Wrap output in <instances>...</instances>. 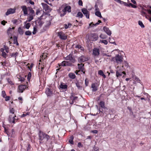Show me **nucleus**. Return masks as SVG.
<instances>
[{
  "mask_svg": "<svg viewBox=\"0 0 151 151\" xmlns=\"http://www.w3.org/2000/svg\"><path fill=\"white\" fill-rule=\"evenodd\" d=\"M60 66H74L71 62L69 61H63L59 65Z\"/></svg>",
  "mask_w": 151,
  "mask_h": 151,
  "instance_id": "obj_6",
  "label": "nucleus"
},
{
  "mask_svg": "<svg viewBox=\"0 0 151 151\" xmlns=\"http://www.w3.org/2000/svg\"><path fill=\"white\" fill-rule=\"evenodd\" d=\"M78 146L79 148H81L83 147V145L81 142H79L78 144Z\"/></svg>",
  "mask_w": 151,
  "mask_h": 151,
  "instance_id": "obj_51",
  "label": "nucleus"
},
{
  "mask_svg": "<svg viewBox=\"0 0 151 151\" xmlns=\"http://www.w3.org/2000/svg\"><path fill=\"white\" fill-rule=\"evenodd\" d=\"M138 24L142 28L145 27V26L142 22L140 21H139L138 22Z\"/></svg>",
  "mask_w": 151,
  "mask_h": 151,
  "instance_id": "obj_35",
  "label": "nucleus"
},
{
  "mask_svg": "<svg viewBox=\"0 0 151 151\" xmlns=\"http://www.w3.org/2000/svg\"><path fill=\"white\" fill-rule=\"evenodd\" d=\"M100 54L99 50L97 48H94L93 50V54L95 56H98Z\"/></svg>",
  "mask_w": 151,
  "mask_h": 151,
  "instance_id": "obj_15",
  "label": "nucleus"
},
{
  "mask_svg": "<svg viewBox=\"0 0 151 151\" xmlns=\"http://www.w3.org/2000/svg\"><path fill=\"white\" fill-rule=\"evenodd\" d=\"M16 10V9L15 8L9 9L6 13V15L8 16L10 14H13L15 12Z\"/></svg>",
  "mask_w": 151,
  "mask_h": 151,
  "instance_id": "obj_10",
  "label": "nucleus"
},
{
  "mask_svg": "<svg viewBox=\"0 0 151 151\" xmlns=\"http://www.w3.org/2000/svg\"><path fill=\"white\" fill-rule=\"evenodd\" d=\"M30 24L29 23H27L26 24L25 28L27 29H28L30 26Z\"/></svg>",
  "mask_w": 151,
  "mask_h": 151,
  "instance_id": "obj_41",
  "label": "nucleus"
},
{
  "mask_svg": "<svg viewBox=\"0 0 151 151\" xmlns=\"http://www.w3.org/2000/svg\"><path fill=\"white\" fill-rule=\"evenodd\" d=\"M4 50H5L6 52L7 53H8L9 52V48L7 46L4 45Z\"/></svg>",
  "mask_w": 151,
  "mask_h": 151,
  "instance_id": "obj_38",
  "label": "nucleus"
},
{
  "mask_svg": "<svg viewBox=\"0 0 151 151\" xmlns=\"http://www.w3.org/2000/svg\"><path fill=\"white\" fill-rule=\"evenodd\" d=\"M97 84V83H93L91 84V87L92 88L93 91H96L98 90Z\"/></svg>",
  "mask_w": 151,
  "mask_h": 151,
  "instance_id": "obj_18",
  "label": "nucleus"
},
{
  "mask_svg": "<svg viewBox=\"0 0 151 151\" xmlns=\"http://www.w3.org/2000/svg\"><path fill=\"white\" fill-rule=\"evenodd\" d=\"M123 68V66L122 65V67L119 66H118L116 67V70H118V71H120L121 70H123L122 69Z\"/></svg>",
  "mask_w": 151,
  "mask_h": 151,
  "instance_id": "obj_32",
  "label": "nucleus"
},
{
  "mask_svg": "<svg viewBox=\"0 0 151 151\" xmlns=\"http://www.w3.org/2000/svg\"><path fill=\"white\" fill-rule=\"evenodd\" d=\"M85 83L86 84V86H88V80L87 79H86L85 80Z\"/></svg>",
  "mask_w": 151,
  "mask_h": 151,
  "instance_id": "obj_55",
  "label": "nucleus"
},
{
  "mask_svg": "<svg viewBox=\"0 0 151 151\" xmlns=\"http://www.w3.org/2000/svg\"><path fill=\"white\" fill-rule=\"evenodd\" d=\"M14 110L13 108H11L10 110V112L11 114H14Z\"/></svg>",
  "mask_w": 151,
  "mask_h": 151,
  "instance_id": "obj_47",
  "label": "nucleus"
},
{
  "mask_svg": "<svg viewBox=\"0 0 151 151\" xmlns=\"http://www.w3.org/2000/svg\"><path fill=\"white\" fill-rule=\"evenodd\" d=\"M121 4H123L124 6H127L128 5H127V3L124 2L123 1H122L121 3Z\"/></svg>",
  "mask_w": 151,
  "mask_h": 151,
  "instance_id": "obj_56",
  "label": "nucleus"
},
{
  "mask_svg": "<svg viewBox=\"0 0 151 151\" xmlns=\"http://www.w3.org/2000/svg\"><path fill=\"white\" fill-rule=\"evenodd\" d=\"M134 80L135 81H137L138 82H139L140 81V80L139 78L137 77H135L134 78Z\"/></svg>",
  "mask_w": 151,
  "mask_h": 151,
  "instance_id": "obj_59",
  "label": "nucleus"
},
{
  "mask_svg": "<svg viewBox=\"0 0 151 151\" xmlns=\"http://www.w3.org/2000/svg\"><path fill=\"white\" fill-rule=\"evenodd\" d=\"M98 35L96 33L91 34L90 36V40L92 41H96L98 39Z\"/></svg>",
  "mask_w": 151,
  "mask_h": 151,
  "instance_id": "obj_12",
  "label": "nucleus"
},
{
  "mask_svg": "<svg viewBox=\"0 0 151 151\" xmlns=\"http://www.w3.org/2000/svg\"><path fill=\"white\" fill-rule=\"evenodd\" d=\"M33 19V16L32 15L30 14L29 17L28 18V21L29 22H30Z\"/></svg>",
  "mask_w": 151,
  "mask_h": 151,
  "instance_id": "obj_39",
  "label": "nucleus"
},
{
  "mask_svg": "<svg viewBox=\"0 0 151 151\" xmlns=\"http://www.w3.org/2000/svg\"><path fill=\"white\" fill-rule=\"evenodd\" d=\"M104 31L109 35H111V32L109 30V28L104 27L103 28Z\"/></svg>",
  "mask_w": 151,
  "mask_h": 151,
  "instance_id": "obj_19",
  "label": "nucleus"
},
{
  "mask_svg": "<svg viewBox=\"0 0 151 151\" xmlns=\"http://www.w3.org/2000/svg\"><path fill=\"white\" fill-rule=\"evenodd\" d=\"M77 96H73V93H71V96H70V103L71 104H73L76 102V100L78 99Z\"/></svg>",
  "mask_w": 151,
  "mask_h": 151,
  "instance_id": "obj_8",
  "label": "nucleus"
},
{
  "mask_svg": "<svg viewBox=\"0 0 151 151\" xmlns=\"http://www.w3.org/2000/svg\"><path fill=\"white\" fill-rule=\"evenodd\" d=\"M76 86L78 87V89H79L81 87L80 86V82L78 81H77L76 83Z\"/></svg>",
  "mask_w": 151,
  "mask_h": 151,
  "instance_id": "obj_40",
  "label": "nucleus"
},
{
  "mask_svg": "<svg viewBox=\"0 0 151 151\" xmlns=\"http://www.w3.org/2000/svg\"><path fill=\"white\" fill-rule=\"evenodd\" d=\"M95 11H99V8H98V6L96 4L95 5Z\"/></svg>",
  "mask_w": 151,
  "mask_h": 151,
  "instance_id": "obj_57",
  "label": "nucleus"
},
{
  "mask_svg": "<svg viewBox=\"0 0 151 151\" xmlns=\"http://www.w3.org/2000/svg\"><path fill=\"white\" fill-rule=\"evenodd\" d=\"M25 34L26 35H30L32 34V32L31 31L28 30L25 32Z\"/></svg>",
  "mask_w": 151,
  "mask_h": 151,
  "instance_id": "obj_36",
  "label": "nucleus"
},
{
  "mask_svg": "<svg viewBox=\"0 0 151 151\" xmlns=\"http://www.w3.org/2000/svg\"><path fill=\"white\" fill-rule=\"evenodd\" d=\"M1 95L4 98L5 97V96H6V94L5 92L4 91H2Z\"/></svg>",
  "mask_w": 151,
  "mask_h": 151,
  "instance_id": "obj_45",
  "label": "nucleus"
},
{
  "mask_svg": "<svg viewBox=\"0 0 151 151\" xmlns=\"http://www.w3.org/2000/svg\"><path fill=\"white\" fill-rule=\"evenodd\" d=\"M21 8L23 12L24 15H26L28 14L27 8L26 6H21Z\"/></svg>",
  "mask_w": 151,
  "mask_h": 151,
  "instance_id": "obj_17",
  "label": "nucleus"
},
{
  "mask_svg": "<svg viewBox=\"0 0 151 151\" xmlns=\"http://www.w3.org/2000/svg\"><path fill=\"white\" fill-rule=\"evenodd\" d=\"M99 105L102 108H105L104 103L103 101H101L99 103Z\"/></svg>",
  "mask_w": 151,
  "mask_h": 151,
  "instance_id": "obj_33",
  "label": "nucleus"
},
{
  "mask_svg": "<svg viewBox=\"0 0 151 151\" xmlns=\"http://www.w3.org/2000/svg\"><path fill=\"white\" fill-rule=\"evenodd\" d=\"M41 4L43 6V9H44L45 11L48 10L51 11V9L47 4L44 3H42Z\"/></svg>",
  "mask_w": 151,
  "mask_h": 151,
  "instance_id": "obj_16",
  "label": "nucleus"
},
{
  "mask_svg": "<svg viewBox=\"0 0 151 151\" xmlns=\"http://www.w3.org/2000/svg\"><path fill=\"white\" fill-rule=\"evenodd\" d=\"M83 16V15L82 13L81 12H78L76 16L77 17H80L81 18H82Z\"/></svg>",
  "mask_w": 151,
  "mask_h": 151,
  "instance_id": "obj_37",
  "label": "nucleus"
},
{
  "mask_svg": "<svg viewBox=\"0 0 151 151\" xmlns=\"http://www.w3.org/2000/svg\"><path fill=\"white\" fill-rule=\"evenodd\" d=\"M98 74L102 76L104 78H105L106 77V75L104 73L103 71L101 70H99L98 71Z\"/></svg>",
  "mask_w": 151,
  "mask_h": 151,
  "instance_id": "obj_25",
  "label": "nucleus"
},
{
  "mask_svg": "<svg viewBox=\"0 0 151 151\" xmlns=\"http://www.w3.org/2000/svg\"><path fill=\"white\" fill-rule=\"evenodd\" d=\"M101 41V42L104 43L105 45H107L108 44V42L106 40H103Z\"/></svg>",
  "mask_w": 151,
  "mask_h": 151,
  "instance_id": "obj_46",
  "label": "nucleus"
},
{
  "mask_svg": "<svg viewBox=\"0 0 151 151\" xmlns=\"http://www.w3.org/2000/svg\"><path fill=\"white\" fill-rule=\"evenodd\" d=\"M18 31L20 35H22L23 34L24 32L21 27H19L18 28Z\"/></svg>",
  "mask_w": 151,
  "mask_h": 151,
  "instance_id": "obj_30",
  "label": "nucleus"
},
{
  "mask_svg": "<svg viewBox=\"0 0 151 151\" xmlns=\"http://www.w3.org/2000/svg\"><path fill=\"white\" fill-rule=\"evenodd\" d=\"M71 26V24L70 23H68V24H65L64 25V27L65 29L70 27Z\"/></svg>",
  "mask_w": 151,
  "mask_h": 151,
  "instance_id": "obj_34",
  "label": "nucleus"
},
{
  "mask_svg": "<svg viewBox=\"0 0 151 151\" xmlns=\"http://www.w3.org/2000/svg\"><path fill=\"white\" fill-rule=\"evenodd\" d=\"M116 75L117 77L121 76L122 75V72L116 70Z\"/></svg>",
  "mask_w": 151,
  "mask_h": 151,
  "instance_id": "obj_28",
  "label": "nucleus"
},
{
  "mask_svg": "<svg viewBox=\"0 0 151 151\" xmlns=\"http://www.w3.org/2000/svg\"><path fill=\"white\" fill-rule=\"evenodd\" d=\"M14 29V27H12V28L9 27L7 30V34L10 37V39L12 38V35L14 32L13 29Z\"/></svg>",
  "mask_w": 151,
  "mask_h": 151,
  "instance_id": "obj_9",
  "label": "nucleus"
},
{
  "mask_svg": "<svg viewBox=\"0 0 151 151\" xmlns=\"http://www.w3.org/2000/svg\"><path fill=\"white\" fill-rule=\"evenodd\" d=\"M58 36L61 40H65L67 39V36L62 32H58Z\"/></svg>",
  "mask_w": 151,
  "mask_h": 151,
  "instance_id": "obj_7",
  "label": "nucleus"
},
{
  "mask_svg": "<svg viewBox=\"0 0 151 151\" xmlns=\"http://www.w3.org/2000/svg\"><path fill=\"white\" fill-rule=\"evenodd\" d=\"M78 69L80 70L81 71H83V70H84V65L83 63L78 64Z\"/></svg>",
  "mask_w": 151,
  "mask_h": 151,
  "instance_id": "obj_22",
  "label": "nucleus"
},
{
  "mask_svg": "<svg viewBox=\"0 0 151 151\" xmlns=\"http://www.w3.org/2000/svg\"><path fill=\"white\" fill-rule=\"evenodd\" d=\"M141 14L142 16L145 17L146 18L148 19V16L147 15L146 13L145 12L142 11L141 12Z\"/></svg>",
  "mask_w": 151,
  "mask_h": 151,
  "instance_id": "obj_29",
  "label": "nucleus"
},
{
  "mask_svg": "<svg viewBox=\"0 0 151 151\" xmlns=\"http://www.w3.org/2000/svg\"><path fill=\"white\" fill-rule=\"evenodd\" d=\"M78 4L80 6H82L83 5V2L81 0H79Z\"/></svg>",
  "mask_w": 151,
  "mask_h": 151,
  "instance_id": "obj_54",
  "label": "nucleus"
},
{
  "mask_svg": "<svg viewBox=\"0 0 151 151\" xmlns=\"http://www.w3.org/2000/svg\"><path fill=\"white\" fill-rule=\"evenodd\" d=\"M74 139V137L73 136H71L70 138V139L69 140V143L71 144H73V141Z\"/></svg>",
  "mask_w": 151,
  "mask_h": 151,
  "instance_id": "obj_27",
  "label": "nucleus"
},
{
  "mask_svg": "<svg viewBox=\"0 0 151 151\" xmlns=\"http://www.w3.org/2000/svg\"><path fill=\"white\" fill-rule=\"evenodd\" d=\"M26 86L25 85H19L18 89V91L19 93H22L24 90L26 89Z\"/></svg>",
  "mask_w": 151,
  "mask_h": 151,
  "instance_id": "obj_13",
  "label": "nucleus"
},
{
  "mask_svg": "<svg viewBox=\"0 0 151 151\" xmlns=\"http://www.w3.org/2000/svg\"><path fill=\"white\" fill-rule=\"evenodd\" d=\"M114 1L120 3L121 4L122 1L120 0H114Z\"/></svg>",
  "mask_w": 151,
  "mask_h": 151,
  "instance_id": "obj_63",
  "label": "nucleus"
},
{
  "mask_svg": "<svg viewBox=\"0 0 151 151\" xmlns=\"http://www.w3.org/2000/svg\"><path fill=\"white\" fill-rule=\"evenodd\" d=\"M65 60H69V61L72 63H74L76 61L74 57L71 54H70L66 57L65 58Z\"/></svg>",
  "mask_w": 151,
  "mask_h": 151,
  "instance_id": "obj_5",
  "label": "nucleus"
},
{
  "mask_svg": "<svg viewBox=\"0 0 151 151\" xmlns=\"http://www.w3.org/2000/svg\"><path fill=\"white\" fill-rule=\"evenodd\" d=\"M100 37L101 39H105L106 38V37L103 34H101L100 35Z\"/></svg>",
  "mask_w": 151,
  "mask_h": 151,
  "instance_id": "obj_58",
  "label": "nucleus"
},
{
  "mask_svg": "<svg viewBox=\"0 0 151 151\" xmlns=\"http://www.w3.org/2000/svg\"><path fill=\"white\" fill-rule=\"evenodd\" d=\"M38 135L39 139L40 140V143H41V141H43L44 139L46 140V142L48 141L50 138L48 135L41 131H39Z\"/></svg>",
  "mask_w": 151,
  "mask_h": 151,
  "instance_id": "obj_2",
  "label": "nucleus"
},
{
  "mask_svg": "<svg viewBox=\"0 0 151 151\" xmlns=\"http://www.w3.org/2000/svg\"><path fill=\"white\" fill-rule=\"evenodd\" d=\"M82 12L83 14L85 15L86 17L89 19V12L85 8H83L82 9Z\"/></svg>",
  "mask_w": 151,
  "mask_h": 151,
  "instance_id": "obj_14",
  "label": "nucleus"
},
{
  "mask_svg": "<svg viewBox=\"0 0 151 151\" xmlns=\"http://www.w3.org/2000/svg\"><path fill=\"white\" fill-rule=\"evenodd\" d=\"M7 22H6L4 21H1V24H3V25H4L6 23H7Z\"/></svg>",
  "mask_w": 151,
  "mask_h": 151,
  "instance_id": "obj_61",
  "label": "nucleus"
},
{
  "mask_svg": "<svg viewBox=\"0 0 151 151\" xmlns=\"http://www.w3.org/2000/svg\"><path fill=\"white\" fill-rule=\"evenodd\" d=\"M16 116L14 114H10L8 119V120L11 123L14 124L17 121L18 118H16Z\"/></svg>",
  "mask_w": 151,
  "mask_h": 151,
  "instance_id": "obj_4",
  "label": "nucleus"
},
{
  "mask_svg": "<svg viewBox=\"0 0 151 151\" xmlns=\"http://www.w3.org/2000/svg\"><path fill=\"white\" fill-rule=\"evenodd\" d=\"M5 99V100L6 101H8L9 100L10 97L9 96H5V97H4Z\"/></svg>",
  "mask_w": 151,
  "mask_h": 151,
  "instance_id": "obj_49",
  "label": "nucleus"
},
{
  "mask_svg": "<svg viewBox=\"0 0 151 151\" xmlns=\"http://www.w3.org/2000/svg\"><path fill=\"white\" fill-rule=\"evenodd\" d=\"M4 131L8 135V129L5 126H4Z\"/></svg>",
  "mask_w": 151,
  "mask_h": 151,
  "instance_id": "obj_52",
  "label": "nucleus"
},
{
  "mask_svg": "<svg viewBox=\"0 0 151 151\" xmlns=\"http://www.w3.org/2000/svg\"><path fill=\"white\" fill-rule=\"evenodd\" d=\"M60 88L62 89H65V90L66 91V89L67 88L68 86L66 85L64 83H61L60 86Z\"/></svg>",
  "mask_w": 151,
  "mask_h": 151,
  "instance_id": "obj_21",
  "label": "nucleus"
},
{
  "mask_svg": "<svg viewBox=\"0 0 151 151\" xmlns=\"http://www.w3.org/2000/svg\"><path fill=\"white\" fill-rule=\"evenodd\" d=\"M14 42H16V45H18L19 44L17 42V37L16 36H14Z\"/></svg>",
  "mask_w": 151,
  "mask_h": 151,
  "instance_id": "obj_44",
  "label": "nucleus"
},
{
  "mask_svg": "<svg viewBox=\"0 0 151 151\" xmlns=\"http://www.w3.org/2000/svg\"><path fill=\"white\" fill-rule=\"evenodd\" d=\"M4 47L3 48H1L0 49V51L1 52H2V53L4 52Z\"/></svg>",
  "mask_w": 151,
  "mask_h": 151,
  "instance_id": "obj_64",
  "label": "nucleus"
},
{
  "mask_svg": "<svg viewBox=\"0 0 151 151\" xmlns=\"http://www.w3.org/2000/svg\"><path fill=\"white\" fill-rule=\"evenodd\" d=\"M37 31V29L36 27H34L33 28V31L32 32V34L35 35L36 34Z\"/></svg>",
  "mask_w": 151,
  "mask_h": 151,
  "instance_id": "obj_50",
  "label": "nucleus"
},
{
  "mask_svg": "<svg viewBox=\"0 0 151 151\" xmlns=\"http://www.w3.org/2000/svg\"><path fill=\"white\" fill-rule=\"evenodd\" d=\"M29 112H27L26 114H22V115H21V117H24L27 115H29Z\"/></svg>",
  "mask_w": 151,
  "mask_h": 151,
  "instance_id": "obj_48",
  "label": "nucleus"
},
{
  "mask_svg": "<svg viewBox=\"0 0 151 151\" xmlns=\"http://www.w3.org/2000/svg\"><path fill=\"white\" fill-rule=\"evenodd\" d=\"M88 59V57H86L84 56H81L79 58L78 60L79 63H82L87 61Z\"/></svg>",
  "mask_w": 151,
  "mask_h": 151,
  "instance_id": "obj_11",
  "label": "nucleus"
},
{
  "mask_svg": "<svg viewBox=\"0 0 151 151\" xmlns=\"http://www.w3.org/2000/svg\"><path fill=\"white\" fill-rule=\"evenodd\" d=\"M67 4H64L62 6L64 7V8L62 11L60 12L61 17H63L65 15L66 12H71V7L70 6H67Z\"/></svg>",
  "mask_w": 151,
  "mask_h": 151,
  "instance_id": "obj_1",
  "label": "nucleus"
},
{
  "mask_svg": "<svg viewBox=\"0 0 151 151\" xmlns=\"http://www.w3.org/2000/svg\"><path fill=\"white\" fill-rule=\"evenodd\" d=\"M69 77L71 79H74L76 78V76L75 74L73 73H70L68 74Z\"/></svg>",
  "mask_w": 151,
  "mask_h": 151,
  "instance_id": "obj_24",
  "label": "nucleus"
},
{
  "mask_svg": "<svg viewBox=\"0 0 151 151\" xmlns=\"http://www.w3.org/2000/svg\"><path fill=\"white\" fill-rule=\"evenodd\" d=\"M101 21L100 20H99L98 21V22H96V23H95V24H93V22L89 24V26L91 27H93L94 26H96L98 24H99L100 23H101Z\"/></svg>",
  "mask_w": 151,
  "mask_h": 151,
  "instance_id": "obj_23",
  "label": "nucleus"
},
{
  "mask_svg": "<svg viewBox=\"0 0 151 151\" xmlns=\"http://www.w3.org/2000/svg\"><path fill=\"white\" fill-rule=\"evenodd\" d=\"M95 14L96 16L100 18H102L101 15V13L99 11H96L95 12Z\"/></svg>",
  "mask_w": 151,
  "mask_h": 151,
  "instance_id": "obj_26",
  "label": "nucleus"
},
{
  "mask_svg": "<svg viewBox=\"0 0 151 151\" xmlns=\"http://www.w3.org/2000/svg\"><path fill=\"white\" fill-rule=\"evenodd\" d=\"M28 147H27V151H29L30 149V146L29 144H28Z\"/></svg>",
  "mask_w": 151,
  "mask_h": 151,
  "instance_id": "obj_62",
  "label": "nucleus"
},
{
  "mask_svg": "<svg viewBox=\"0 0 151 151\" xmlns=\"http://www.w3.org/2000/svg\"><path fill=\"white\" fill-rule=\"evenodd\" d=\"M6 54L5 52H4L2 53V55L3 57L6 58Z\"/></svg>",
  "mask_w": 151,
  "mask_h": 151,
  "instance_id": "obj_53",
  "label": "nucleus"
},
{
  "mask_svg": "<svg viewBox=\"0 0 151 151\" xmlns=\"http://www.w3.org/2000/svg\"><path fill=\"white\" fill-rule=\"evenodd\" d=\"M45 93L47 96H50L52 94V92L51 91V89L48 88L46 89Z\"/></svg>",
  "mask_w": 151,
  "mask_h": 151,
  "instance_id": "obj_20",
  "label": "nucleus"
},
{
  "mask_svg": "<svg viewBox=\"0 0 151 151\" xmlns=\"http://www.w3.org/2000/svg\"><path fill=\"white\" fill-rule=\"evenodd\" d=\"M18 54V53L16 52L15 53H12L11 54L12 57H16Z\"/></svg>",
  "mask_w": 151,
  "mask_h": 151,
  "instance_id": "obj_43",
  "label": "nucleus"
},
{
  "mask_svg": "<svg viewBox=\"0 0 151 151\" xmlns=\"http://www.w3.org/2000/svg\"><path fill=\"white\" fill-rule=\"evenodd\" d=\"M31 76V73L30 72H29L27 76V79L28 81L30 80Z\"/></svg>",
  "mask_w": 151,
  "mask_h": 151,
  "instance_id": "obj_42",
  "label": "nucleus"
},
{
  "mask_svg": "<svg viewBox=\"0 0 151 151\" xmlns=\"http://www.w3.org/2000/svg\"><path fill=\"white\" fill-rule=\"evenodd\" d=\"M91 132L93 133L97 134V133L98 131L97 130H93L91 131Z\"/></svg>",
  "mask_w": 151,
  "mask_h": 151,
  "instance_id": "obj_60",
  "label": "nucleus"
},
{
  "mask_svg": "<svg viewBox=\"0 0 151 151\" xmlns=\"http://www.w3.org/2000/svg\"><path fill=\"white\" fill-rule=\"evenodd\" d=\"M123 58L121 55L117 54L115 56L112 58L111 61L116 62L117 63H121L123 60Z\"/></svg>",
  "mask_w": 151,
  "mask_h": 151,
  "instance_id": "obj_3",
  "label": "nucleus"
},
{
  "mask_svg": "<svg viewBox=\"0 0 151 151\" xmlns=\"http://www.w3.org/2000/svg\"><path fill=\"white\" fill-rule=\"evenodd\" d=\"M28 9L30 11L31 14L32 15L35 13L34 11L32 9L31 7H28Z\"/></svg>",
  "mask_w": 151,
  "mask_h": 151,
  "instance_id": "obj_31",
  "label": "nucleus"
}]
</instances>
